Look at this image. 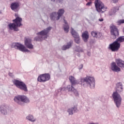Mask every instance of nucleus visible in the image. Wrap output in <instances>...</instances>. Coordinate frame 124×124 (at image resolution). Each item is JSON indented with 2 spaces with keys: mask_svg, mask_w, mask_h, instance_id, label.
<instances>
[{
  "mask_svg": "<svg viewBox=\"0 0 124 124\" xmlns=\"http://www.w3.org/2000/svg\"><path fill=\"white\" fill-rule=\"evenodd\" d=\"M115 92L112 93V98L113 99L114 103L117 108H120L122 105V97L119 93H123L124 90V86L122 82H118L116 84Z\"/></svg>",
  "mask_w": 124,
  "mask_h": 124,
  "instance_id": "obj_1",
  "label": "nucleus"
},
{
  "mask_svg": "<svg viewBox=\"0 0 124 124\" xmlns=\"http://www.w3.org/2000/svg\"><path fill=\"white\" fill-rule=\"evenodd\" d=\"M94 81V78L91 76H88L80 79L81 85H83L84 87H86V86L90 87L91 89H94L95 86Z\"/></svg>",
  "mask_w": 124,
  "mask_h": 124,
  "instance_id": "obj_2",
  "label": "nucleus"
},
{
  "mask_svg": "<svg viewBox=\"0 0 124 124\" xmlns=\"http://www.w3.org/2000/svg\"><path fill=\"white\" fill-rule=\"evenodd\" d=\"M69 80L71 83L72 85H68L66 87V90H67L68 92H72L74 93L75 95L76 96H78L79 95V93H78V91L76 90V89H75L74 87H73V86L75 85H78L80 83V81L78 80H77L74 77L71 76L69 78Z\"/></svg>",
  "mask_w": 124,
  "mask_h": 124,
  "instance_id": "obj_3",
  "label": "nucleus"
},
{
  "mask_svg": "<svg viewBox=\"0 0 124 124\" xmlns=\"http://www.w3.org/2000/svg\"><path fill=\"white\" fill-rule=\"evenodd\" d=\"M52 30V27H48L47 28L44 29L42 31L37 33V37H35L34 39V41H42L44 39L47 38V34L50 32V31Z\"/></svg>",
  "mask_w": 124,
  "mask_h": 124,
  "instance_id": "obj_4",
  "label": "nucleus"
},
{
  "mask_svg": "<svg viewBox=\"0 0 124 124\" xmlns=\"http://www.w3.org/2000/svg\"><path fill=\"white\" fill-rule=\"evenodd\" d=\"M14 100L19 105H23V103H30V99L27 96L24 95L16 96Z\"/></svg>",
  "mask_w": 124,
  "mask_h": 124,
  "instance_id": "obj_5",
  "label": "nucleus"
},
{
  "mask_svg": "<svg viewBox=\"0 0 124 124\" xmlns=\"http://www.w3.org/2000/svg\"><path fill=\"white\" fill-rule=\"evenodd\" d=\"M94 4L96 11L100 13H104L107 9V8L104 6V4L100 0H95Z\"/></svg>",
  "mask_w": 124,
  "mask_h": 124,
  "instance_id": "obj_6",
  "label": "nucleus"
},
{
  "mask_svg": "<svg viewBox=\"0 0 124 124\" xmlns=\"http://www.w3.org/2000/svg\"><path fill=\"white\" fill-rule=\"evenodd\" d=\"M13 82L18 89L21 90V91H24V92H28V87L27 85L24 82L21 81L18 79H14L13 80Z\"/></svg>",
  "mask_w": 124,
  "mask_h": 124,
  "instance_id": "obj_7",
  "label": "nucleus"
},
{
  "mask_svg": "<svg viewBox=\"0 0 124 124\" xmlns=\"http://www.w3.org/2000/svg\"><path fill=\"white\" fill-rule=\"evenodd\" d=\"M51 79V75L49 73H45L39 75L37 78L38 82L45 83Z\"/></svg>",
  "mask_w": 124,
  "mask_h": 124,
  "instance_id": "obj_8",
  "label": "nucleus"
},
{
  "mask_svg": "<svg viewBox=\"0 0 124 124\" xmlns=\"http://www.w3.org/2000/svg\"><path fill=\"white\" fill-rule=\"evenodd\" d=\"M12 47V48H15V49L19 50V51H21V52H30V50L27 49L24 45L19 43H13Z\"/></svg>",
  "mask_w": 124,
  "mask_h": 124,
  "instance_id": "obj_9",
  "label": "nucleus"
},
{
  "mask_svg": "<svg viewBox=\"0 0 124 124\" xmlns=\"http://www.w3.org/2000/svg\"><path fill=\"white\" fill-rule=\"evenodd\" d=\"M120 47L121 44H120V43L118 42L117 41H115L109 45L108 49L111 50L112 52H117V51H119V49H120Z\"/></svg>",
  "mask_w": 124,
  "mask_h": 124,
  "instance_id": "obj_10",
  "label": "nucleus"
},
{
  "mask_svg": "<svg viewBox=\"0 0 124 124\" xmlns=\"http://www.w3.org/2000/svg\"><path fill=\"white\" fill-rule=\"evenodd\" d=\"M16 19L13 20V22L15 24L16 26L19 28L22 26V21L23 19L20 17L17 14L15 15Z\"/></svg>",
  "mask_w": 124,
  "mask_h": 124,
  "instance_id": "obj_11",
  "label": "nucleus"
},
{
  "mask_svg": "<svg viewBox=\"0 0 124 124\" xmlns=\"http://www.w3.org/2000/svg\"><path fill=\"white\" fill-rule=\"evenodd\" d=\"M110 29L111 35H113L116 37V36H118L119 35V30H118L117 26L112 25L110 26Z\"/></svg>",
  "mask_w": 124,
  "mask_h": 124,
  "instance_id": "obj_12",
  "label": "nucleus"
},
{
  "mask_svg": "<svg viewBox=\"0 0 124 124\" xmlns=\"http://www.w3.org/2000/svg\"><path fill=\"white\" fill-rule=\"evenodd\" d=\"M110 68L113 72H120L121 71V68L117 65L116 62H113L110 64Z\"/></svg>",
  "mask_w": 124,
  "mask_h": 124,
  "instance_id": "obj_13",
  "label": "nucleus"
},
{
  "mask_svg": "<svg viewBox=\"0 0 124 124\" xmlns=\"http://www.w3.org/2000/svg\"><path fill=\"white\" fill-rule=\"evenodd\" d=\"M20 4L18 2H14L11 4L10 8L13 11L18 12L19 11V7Z\"/></svg>",
  "mask_w": 124,
  "mask_h": 124,
  "instance_id": "obj_14",
  "label": "nucleus"
},
{
  "mask_svg": "<svg viewBox=\"0 0 124 124\" xmlns=\"http://www.w3.org/2000/svg\"><path fill=\"white\" fill-rule=\"evenodd\" d=\"M25 45L28 49H33V45L31 44V40L30 38L25 39Z\"/></svg>",
  "mask_w": 124,
  "mask_h": 124,
  "instance_id": "obj_15",
  "label": "nucleus"
},
{
  "mask_svg": "<svg viewBox=\"0 0 124 124\" xmlns=\"http://www.w3.org/2000/svg\"><path fill=\"white\" fill-rule=\"evenodd\" d=\"M89 37L90 35L89 34V32L88 31H85L82 33V37L84 42H88Z\"/></svg>",
  "mask_w": 124,
  "mask_h": 124,
  "instance_id": "obj_16",
  "label": "nucleus"
},
{
  "mask_svg": "<svg viewBox=\"0 0 124 124\" xmlns=\"http://www.w3.org/2000/svg\"><path fill=\"white\" fill-rule=\"evenodd\" d=\"M8 27L9 28V30H11L12 31V30H14L15 31H19V29H18V27L16 26V24L14 23H10L8 25Z\"/></svg>",
  "mask_w": 124,
  "mask_h": 124,
  "instance_id": "obj_17",
  "label": "nucleus"
},
{
  "mask_svg": "<svg viewBox=\"0 0 124 124\" xmlns=\"http://www.w3.org/2000/svg\"><path fill=\"white\" fill-rule=\"evenodd\" d=\"M115 62L119 67H121V68L124 69V61H123L121 59H117L115 60Z\"/></svg>",
  "mask_w": 124,
  "mask_h": 124,
  "instance_id": "obj_18",
  "label": "nucleus"
},
{
  "mask_svg": "<svg viewBox=\"0 0 124 124\" xmlns=\"http://www.w3.org/2000/svg\"><path fill=\"white\" fill-rule=\"evenodd\" d=\"M74 113H77L78 112V109L77 107L74 106L73 108H69L67 109V112L69 113V115H73Z\"/></svg>",
  "mask_w": 124,
  "mask_h": 124,
  "instance_id": "obj_19",
  "label": "nucleus"
},
{
  "mask_svg": "<svg viewBox=\"0 0 124 124\" xmlns=\"http://www.w3.org/2000/svg\"><path fill=\"white\" fill-rule=\"evenodd\" d=\"M72 41H70L69 43H67L66 45H64L62 47V50H63V51L67 50V49H69L72 46L73 44Z\"/></svg>",
  "mask_w": 124,
  "mask_h": 124,
  "instance_id": "obj_20",
  "label": "nucleus"
},
{
  "mask_svg": "<svg viewBox=\"0 0 124 124\" xmlns=\"http://www.w3.org/2000/svg\"><path fill=\"white\" fill-rule=\"evenodd\" d=\"M63 13H64V10L63 9H59L57 13L58 16L56 17V20H60V18L62 17V15H63Z\"/></svg>",
  "mask_w": 124,
  "mask_h": 124,
  "instance_id": "obj_21",
  "label": "nucleus"
},
{
  "mask_svg": "<svg viewBox=\"0 0 124 124\" xmlns=\"http://www.w3.org/2000/svg\"><path fill=\"white\" fill-rule=\"evenodd\" d=\"M7 107L5 106H1L0 107V111L3 115L7 114Z\"/></svg>",
  "mask_w": 124,
  "mask_h": 124,
  "instance_id": "obj_22",
  "label": "nucleus"
},
{
  "mask_svg": "<svg viewBox=\"0 0 124 124\" xmlns=\"http://www.w3.org/2000/svg\"><path fill=\"white\" fill-rule=\"evenodd\" d=\"M57 15H58V13L56 12L51 13L50 14V20H51V21H55V20H56V18H57Z\"/></svg>",
  "mask_w": 124,
  "mask_h": 124,
  "instance_id": "obj_23",
  "label": "nucleus"
},
{
  "mask_svg": "<svg viewBox=\"0 0 124 124\" xmlns=\"http://www.w3.org/2000/svg\"><path fill=\"white\" fill-rule=\"evenodd\" d=\"M91 34L93 37H96V38H100L101 36V33H97L96 31H92Z\"/></svg>",
  "mask_w": 124,
  "mask_h": 124,
  "instance_id": "obj_24",
  "label": "nucleus"
},
{
  "mask_svg": "<svg viewBox=\"0 0 124 124\" xmlns=\"http://www.w3.org/2000/svg\"><path fill=\"white\" fill-rule=\"evenodd\" d=\"M64 23L65 24L63 26L64 31L65 32H68V31H69V26H68V24H67V22L65 19H64Z\"/></svg>",
  "mask_w": 124,
  "mask_h": 124,
  "instance_id": "obj_25",
  "label": "nucleus"
},
{
  "mask_svg": "<svg viewBox=\"0 0 124 124\" xmlns=\"http://www.w3.org/2000/svg\"><path fill=\"white\" fill-rule=\"evenodd\" d=\"M71 33L73 37H74V38L78 37L79 36V34H78V33L74 31V29H73V28H71Z\"/></svg>",
  "mask_w": 124,
  "mask_h": 124,
  "instance_id": "obj_26",
  "label": "nucleus"
},
{
  "mask_svg": "<svg viewBox=\"0 0 124 124\" xmlns=\"http://www.w3.org/2000/svg\"><path fill=\"white\" fill-rule=\"evenodd\" d=\"M26 119L28 120V121H30V122H32V123H34V122L36 121V120L33 117V116L31 114L28 115L26 117Z\"/></svg>",
  "mask_w": 124,
  "mask_h": 124,
  "instance_id": "obj_27",
  "label": "nucleus"
},
{
  "mask_svg": "<svg viewBox=\"0 0 124 124\" xmlns=\"http://www.w3.org/2000/svg\"><path fill=\"white\" fill-rule=\"evenodd\" d=\"M116 41L118 42H124V36L119 37Z\"/></svg>",
  "mask_w": 124,
  "mask_h": 124,
  "instance_id": "obj_28",
  "label": "nucleus"
},
{
  "mask_svg": "<svg viewBox=\"0 0 124 124\" xmlns=\"http://www.w3.org/2000/svg\"><path fill=\"white\" fill-rule=\"evenodd\" d=\"M115 12H117V9H116V7H114L112 9H111V10L110 11V15L112 16L113 14H115Z\"/></svg>",
  "mask_w": 124,
  "mask_h": 124,
  "instance_id": "obj_29",
  "label": "nucleus"
},
{
  "mask_svg": "<svg viewBox=\"0 0 124 124\" xmlns=\"http://www.w3.org/2000/svg\"><path fill=\"white\" fill-rule=\"evenodd\" d=\"M75 50L76 52H83V48L80 46H77L76 47Z\"/></svg>",
  "mask_w": 124,
  "mask_h": 124,
  "instance_id": "obj_30",
  "label": "nucleus"
},
{
  "mask_svg": "<svg viewBox=\"0 0 124 124\" xmlns=\"http://www.w3.org/2000/svg\"><path fill=\"white\" fill-rule=\"evenodd\" d=\"M122 24H124V19H120L117 22V25L118 26H121Z\"/></svg>",
  "mask_w": 124,
  "mask_h": 124,
  "instance_id": "obj_31",
  "label": "nucleus"
},
{
  "mask_svg": "<svg viewBox=\"0 0 124 124\" xmlns=\"http://www.w3.org/2000/svg\"><path fill=\"white\" fill-rule=\"evenodd\" d=\"M75 41L76 43H77V44H79L80 43V37H76L75 38Z\"/></svg>",
  "mask_w": 124,
  "mask_h": 124,
  "instance_id": "obj_32",
  "label": "nucleus"
},
{
  "mask_svg": "<svg viewBox=\"0 0 124 124\" xmlns=\"http://www.w3.org/2000/svg\"><path fill=\"white\" fill-rule=\"evenodd\" d=\"M51 1H56V2H59L60 3H62L63 0H51Z\"/></svg>",
  "mask_w": 124,
  "mask_h": 124,
  "instance_id": "obj_33",
  "label": "nucleus"
},
{
  "mask_svg": "<svg viewBox=\"0 0 124 124\" xmlns=\"http://www.w3.org/2000/svg\"><path fill=\"white\" fill-rule=\"evenodd\" d=\"M82 68H83V64H80V65L79 66L78 69H79V70H81Z\"/></svg>",
  "mask_w": 124,
  "mask_h": 124,
  "instance_id": "obj_34",
  "label": "nucleus"
},
{
  "mask_svg": "<svg viewBox=\"0 0 124 124\" xmlns=\"http://www.w3.org/2000/svg\"><path fill=\"white\" fill-rule=\"evenodd\" d=\"M92 4V1L90 2H88L87 4L86 5L90 6V5H91Z\"/></svg>",
  "mask_w": 124,
  "mask_h": 124,
  "instance_id": "obj_35",
  "label": "nucleus"
},
{
  "mask_svg": "<svg viewBox=\"0 0 124 124\" xmlns=\"http://www.w3.org/2000/svg\"><path fill=\"white\" fill-rule=\"evenodd\" d=\"M114 3H117L119 1V0H112Z\"/></svg>",
  "mask_w": 124,
  "mask_h": 124,
  "instance_id": "obj_36",
  "label": "nucleus"
},
{
  "mask_svg": "<svg viewBox=\"0 0 124 124\" xmlns=\"http://www.w3.org/2000/svg\"><path fill=\"white\" fill-rule=\"evenodd\" d=\"M87 55L89 56V57L91 56V52H87Z\"/></svg>",
  "mask_w": 124,
  "mask_h": 124,
  "instance_id": "obj_37",
  "label": "nucleus"
},
{
  "mask_svg": "<svg viewBox=\"0 0 124 124\" xmlns=\"http://www.w3.org/2000/svg\"><path fill=\"white\" fill-rule=\"evenodd\" d=\"M104 20V19H103V18H100V19H99V21L100 22H103Z\"/></svg>",
  "mask_w": 124,
  "mask_h": 124,
  "instance_id": "obj_38",
  "label": "nucleus"
},
{
  "mask_svg": "<svg viewBox=\"0 0 124 124\" xmlns=\"http://www.w3.org/2000/svg\"><path fill=\"white\" fill-rule=\"evenodd\" d=\"M12 73H9V76H12Z\"/></svg>",
  "mask_w": 124,
  "mask_h": 124,
  "instance_id": "obj_39",
  "label": "nucleus"
}]
</instances>
